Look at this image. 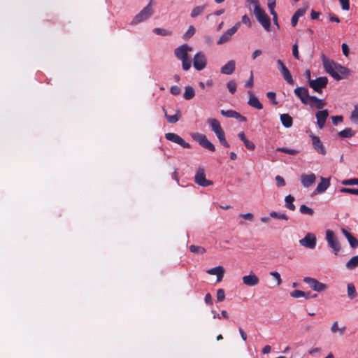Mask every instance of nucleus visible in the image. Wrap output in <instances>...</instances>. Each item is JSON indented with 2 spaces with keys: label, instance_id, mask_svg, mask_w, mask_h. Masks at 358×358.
Wrapping results in <instances>:
<instances>
[{
  "label": "nucleus",
  "instance_id": "14",
  "mask_svg": "<svg viewBox=\"0 0 358 358\" xmlns=\"http://www.w3.org/2000/svg\"><path fill=\"white\" fill-rule=\"evenodd\" d=\"M322 58L323 66L325 71L336 80L343 79L342 76H338L337 73L334 72V69L337 63L334 62V61L329 60L324 55H322Z\"/></svg>",
  "mask_w": 358,
  "mask_h": 358
},
{
  "label": "nucleus",
  "instance_id": "52",
  "mask_svg": "<svg viewBox=\"0 0 358 358\" xmlns=\"http://www.w3.org/2000/svg\"><path fill=\"white\" fill-rule=\"evenodd\" d=\"M225 299V292L223 289H219L217 291V301L218 302L223 301Z\"/></svg>",
  "mask_w": 358,
  "mask_h": 358
},
{
  "label": "nucleus",
  "instance_id": "27",
  "mask_svg": "<svg viewBox=\"0 0 358 358\" xmlns=\"http://www.w3.org/2000/svg\"><path fill=\"white\" fill-rule=\"evenodd\" d=\"M249 94V100L248 103L251 106L256 109L261 110L263 108L262 103L259 101L258 98L255 96L251 91L248 92Z\"/></svg>",
  "mask_w": 358,
  "mask_h": 358
},
{
  "label": "nucleus",
  "instance_id": "6",
  "mask_svg": "<svg viewBox=\"0 0 358 358\" xmlns=\"http://www.w3.org/2000/svg\"><path fill=\"white\" fill-rule=\"evenodd\" d=\"M192 138L203 148L211 152L215 151V145L208 140L206 135L200 133H194L192 134Z\"/></svg>",
  "mask_w": 358,
  "mask_h": 358
},
{
  "label": "nucleus",
  "instance_id": "63",
  "mask_svg": "<svg viewBox=\"0 0 358 358\" xmlns=\"http://www.w3.org/2000/svg\"><path fill=\"white\" fill-rule=\"evenodd\" d=\"M332 122L334 125H337L338 122H341L343 121V117L341 115H336V116H332Z\"/></svg>",
  "mask_w": 358,
  "mask_h": 358
},
{
  "label": "nucleus",
  "instance_id": "20",
  "mask_svg": "<svg viewBox=\"0 0 358 358\" xmlns=\"http://www.w3.org/2000/svg\"><path fill=\"white\" fill-rule=\"evenodd\" d=\"M312 143L314 149L320 154L324 155L327 153L326 149L318 136L311 135Z\"/></svg>",
  "mask_w": 358,
  "mask_h": 358
},
{
  "label": "nucleus",
  "instance_id": "64",
  "mask_svg": "<svg viewBox=\"0 0 358 358\" xmlns=\"http://www.w3.org/2000/svg\"><path fill=\"white\" fill-rule=\"evenodd\" d=\"M341 48H342L343 54L345 57H348L349 55V52H350L348 45L346 43H343Z\"/></svg>",
  "mask_w": 358,
  "mask_h": 358
},
{
  "label": "nucleus",
  "instance_id": "25",
  "mask_svg": "<svg viewBox=\"0 0 358 358\" xmlns=\"http://www.w3.org/2000/svg\"><path fill=\"white\" fill-rule=\"evenodd\" d=\"M330 186V178H320V182L318 183L315 192L319 194L324 193Z\"/></svg>",
  "mask_w": 358,
  "mask_h": 358
},
{
  "label": "nucleus",
  "instance_id": "55",
  "mask_svg": "<svg viewBox=\"0 0 358 358\" xmlns=\"http://www.w3.org/2000/svg\"><path fill=\"white\" fill-rule=\"evenodd\" d=\"M270 275H272L277 281V285H280L282 283V279L280 275L277 271H271Z\"/></svg>",
  "mask_w": 358,
  "mask_h": 358
},
{
  "label": "nucleus",
  "instance_id": "30",
  "mask_svg": "<svg viewBox=\"0 0 358 358\" xmlns=\"http://www.w3.org/2000/svg\"><path fill=\"white\" fill-rule=\"evenodd\" d=\"M334 72L337 73L338 76H342L343 78L344 76H348L350 73V71L349 70V69L339 64H336V67L334 69Z\"/></svg>",
  "mask_w": 358,
  "mask_h": 358
},
{
  "label": "nucleus",
  "instance_id": "45",
  "mask_svg": "<svg viewBox=\"0 0 358 358\" xmlns=\"http://www.w3.org/2000/svg\"><path fill=\"white\" fill-rule=\"evenodd\" d=\"M195 33V28L194 26L191 25L189 27L187 31L185 32V34L183 35V38L185 40H187L188 38H191Z\"/></svg>",
  "mask_w": 358,
  "mask_h": 358
},
{
  "label": "nucleus",
  "instance_id": "47",
  "mask_svg": "<svg viewBox=\"0 0 358 358\" xmlns=\"http://www.w3.org/2000/svg\"><path fill=\"white\" fill-rule=\"evenodd\" d=\"M341 183L344 185H358V178L343 180Z\"/></svg>",
  "mask_w": 358,
  "mask_h": 358
},
{
  "label": "nucleus",
  "instance_id": "51",
  "mask_svg": "<svg viewBox=\"0 0 358 358\" xmlns=\"http://www.w3.org/2000/svg\"><path fill=\"white\" fill-rule=\"evenodd\" d=\"M305 294V292L298 289H295L290 292V296L293 298L303 297Z\"/></svg>",
  "mask_w": 358,
  "mask_h": 358
},
{
  "label": "nucleus",
  "instance_id": "24",
  "mask_svg": "<svg viewBox=\"0 0 358 358\" xmlns=\"http://www.w3.org/2000/svg\"><path fill=\"white\" fill-rule=\"evenodd\" d=\"M210 275H217V282H221L224 277V268L222 266L212 268L206 271Z\"/></svg>",
  "mask_w": 358,
  "mask_h": 358
},
{
  "label": "nucleus",
  "instance_id": "1",
  "mask_svg": "<svg viewBox=\"0 0 358 358\" xmlns=\"http://www.w3.org/2000/svg\"><path fill=\"white\" fill-rule=\"evenodd\" d=\"M154 13L152 1L145 6L131 22V25H136L149 19Z\"/></svg>",
  "mask_w": 358,
  "mask_h": 358
},
{
  "label": "nucleus",
  "instance_id": "35",
  "mask_svg": "<svg viewBox=\"0 0 358 358\" xmlns=\"http://www.w3.org/2000/svg\"><path fill=\"white\" fill-rule=\"evenodd\" d=\"M285 206L291 210H294L296 207L294 206V204L293 203L294 201V197L290 194L287 195L285 196Z\"/></svg>",
  "mask_w": 358,
  "mask_h": 358
},
{
  "label": "nucleus",
  "instance_id": "4",
  "mask_svg": "<svg viewBox=\"0 0 358 358\" xmlns=\"http://www.w3.org/2000/svg\"><path fill=\"white\" fill-rule=\"evenodd\" d=\"M328 83V78L325 76L319 77L315 80H310L309 86L317 93H322L323 89L326 88Z\"/></svg>",
  "mask_w": 358,
  "mask_h": 358
},
{
  "label": "nucleus",
  "instance_id": "7",
  "mask_svg": "<svg viewBox=\"0 0 358 358\" xmlns=\"http://www.w3.org/2000/svg\"><path fill=\"white\" fill-rule=\"evenodd\" d=\"M278 69L279 70L281 76H282L283 79L289 84V85H294V80L293 79V77L289 71V69L287 68L285 64L283 63V62L281 59H278L276 61Z\"/></svg>",
  "mask_w": 358,
  "mask_h": 358
},
{
  "label": "nucleus",
  "instance_id": "62",
  "mask_svg": "<svg viewBox=\"0 0 358 358\" xmlns=\"http://www.w3.org/2000/svg\"><path fill=\"white\" fill-rule=\"evenodd\" d=\"M241 22L243 24L248 25L249 27H250L252 26V23H251V21H250V17L247 15H244L242 17Z\"/></svg>",
  "mask_w": 358,
  "mask_h": 358
},
{
  "label": "nucleus",
  "instance_id": "59",
  "mask_svg": "<svg viewBox=\"0 0 358 358\" xmlns=\"http://www.w3.org/2000/svg\"><path fill=\"white\" fill-rule=\"evenodd\" d=\"M339 2L343 10H348L350 9V0H339Z\"/></svg>",
  "mask_w": 358,
  "mask_h": 358
},
{
  "label": "nucleus",
  "instance_id": "53",
  "mask_svg": "<svg viewBox=\"0 0 358 358\" xmlns=\"http://www.w3.org/2000/svg\"><path fill=\"white\" fill-rule=\"evenodd\" d=\"M268 99L272 102V104L277 105L278 101L275 99L276 94L273 92H268L266 94Z\"/></svg>",
  "mask_w": 358,
  "mask_h": 358
},
{
  "label": "nucleus",
  "instance_id": "58",
  "mask_svg": "<svg viewBox=\"0 0 358 358\" xmlns=\"http://www.w3.org/2000/svg\"><path fill=\"white\" fill-rule=\"evenodd\" d=\"M275 181H276V185L278 187H284L285 186L286 183H285V181L284 180V178L280 176H275Z\"/></svg>",
  "mask_w": 358,
  "mask_h": 358
},
{
  "label": "nucleus",
  "instance_id": "44",
  "mask_svg": "<svg viewBox=\"0 0 358 358\" xmlns=\"http://www.w3.org/2000/svg\"><path fill=\"white\" fill-rule=\"evenodd\" d=\"M270 216L273 218L282 219L285 220H288V217L287 215L283 213H280L275 211H272L270 213Z\"/></svg>",
  "mask_w": 358,
  "mask_h": 358
},
{
  "label": "nucleus",
  "instance_id": "5",
  "mask_svg": "<svg viewBox=\"0 0 358 358\" xmlns=\"http://www.w3.org/2000/svg\"><path fill=\"white\" fill-rule=\"evenodd\" d=\"M295 95L304 105H310V99L313 96L309 94L308 89L306 87H298L294 89Z\"/></svg>",
  "mask_w": 358,
  "mask_h": 358
},
{
  "label": "nucleus",
  "instance_id": "31",
  "mask_svg": "<svg viewBox=\"0 0 358 358\" xmlns=\"http://www.w3.org/2000/svg\"><path fill=\"white\" fill-rule=\"evenodd\" d=\"M208 124L210 127L212 131L215 134L216 132L219 131L220 129H222V127L220 125V122L215 118H209L207 120Z\"/></svg>",
  "mask_w": 358,
  "mask_h": 358
},
{
  "label": "nucleus",
  "instance_id": "8",
  "mask_svg": "<svg viewBox=\"0 0 358 358\" xmlns=\"http://www.w3.org/2000/svg\"><path fill=\"white\" fill-rule=\"evenodd\" d=\"M278 69L279 70L281 76H282L283 79L289 84V85H294V80L293 79V77L289 71V69L287 68L285 64L283 63V62L281 59H278L276 61Z\"/></svg>",
  "mask_w": 358,
  "mask_h": 358
},
{
  "label": "nucleus",
  "instance_id": "18",
  "mask_svg": "<svg viewBox=\"0 0 358 358\" xmlns=\"http://www.w3.org/2000/svg\"><path fill=\"white\" fill-rule=\"evenodd\" d=\"M192 50V48L185 43L176 48L174 54L178 59L181 60L188 57V52Z\"/></svg>",
  "mask_w": 358,
  "mask_h": 358
},
{
  "label": "nucleus",
  "instance_id": "32",
  "mask_svg": "<svg viewBox=\"0 0 358 358\" xmlns=\"http://www.w3.org/2000/svg\"><path fill=\"white\" fill-rule=\"evenodd\" d=\"M195 96V90L192 86H186L185 88V92L183 94V98L186 100H190Z\"/></svg>",
  "mask_w": 358,
  "mask_h": 358
},
{
  "label": "nucleus",
  "instance_id": "9",
  "mask_svg": "<svg viewBox=\"0 0 358 358\" xmlns=\"http://www.w3.org/2000/svg\"><path fill=\"white\" fill-rule=\"evenodd\" d=\"M278 69L279 70L281 76H282L283 79L289 84V85H294V80L293 79V77L289 71V69L287 68L285 64L283 63V62L281 59H278L276 61Z\"/></svg>",
  "mask_w": 358,
  "mask_h": 358
},
{
  "label": "nucleus",
  "instance_id": "61",
  "mask_svg": "<svg viewBox=\"0 0 358 358\" xmlns=\"http://www.w3.org/2000/svg\"><path fill=\"white\" fill-rule=\"evenodd\" d=\"M170 92L173 95H179L181 92V89L176 85L172 86L170 89Z\"/></svg>",
  "mask_w": 358,
  "mask_h": 358
},
{
  "label": "nucleus",
  "instance_id": "2",
  "mask_svg": "<svg viewBox=\"0 0 358 358\" xmlns=\"http://www.w3.org/2000/svg\"><path fill=\"white\" fill-rule=\"evenodd\" d=\"M254 14L257 20L267 31H271V19L265 11L260 7L256 6L254 9Z\"/></svg>",
  "mask_w": 358,
  "mask_h": 358
},
{
  "label": "nucleus",
  "instance_id": "17",
  "mask_svg": "<svg viewBox=\"0 0 358 358\" xmlns=\"http://www.w3.org/2000/svg\"><path fill=\"white\" fill-rule=\"evenodd\" d=\"M165 138L166 140L176 143L182 148H190L191 145L189 143L185 142L180 136L175 133H166L165 134Z\"/></svg>",
  "mask_w": 358,
  "mask_h": 358
},
{
  "label": "nucleus",
  "instance_id": "57",
  "mask_svg": "<svg viewBox=\"0 0 358 358\" xmlns=\"http://www.w3.org/2000/svg\"><path fill=\"white\" fill-rule=\"evenodd\" d=\"M306 10H307V7L301 8L297 9L294 15L299 18L300 17H302L306 14Z\"/></svg>",
  "mask_w": 358,
  "mask_h": 358
},
{
  "label": "nucleus",
  "instance_id": "19",
  "mask_svg": "<svg viewBox=\"0 0 358 358\" xmlns=\"http://www.w3.org/2000/svg\"><path fill=\"white\" fill-rule=\"evenodd\" d=\"M300 180L302 185L304 187L308 188L315 183L316 180V176L313 173H310L309 174L303 173L301 175Z\"/></svg>",
  "mask_w": 358,
  "mask_h": 358
},
{
  "label": "nucleus",
  "instance_id": "23",
  "mask_svg": "<svg viewBox=\"0 0 358 358\" xmlns=\"http://www.w3.org/2000/svg\"><path fill=\"white\" fill-rule=\"evenodd\" d=\"M259 282V278L252 272L243 277V282L250 287L257 285Z\"/></svg>",
  "mask_w": 358,
  "mask_h": 358
},
{
  "label": "nucleus",
  "instance_id": "43",
  "mask_svg": "<svg viewBox=\"0 0 358 358\" xmlns=\"http://www.w3.org/2000/svg\"><path fill=\"white\" fill-rule=\"evenodd\" d=\"M299 210L302 214L304 215H313L314 213L313 210L305 204H303L300 206Z\"/></svg>",
  "mask_w": 358,
  "mask_h": 358
},
{
  "label": "nucleus",
  "instance_id": "10",
  "mask_svg": "<svg viewBox=\"0 0 358 358\" xmlns=\"http://www.w3.org/2000/svg\"><path fill=\"white\" fill-rule=\"evenodd\" d=\"M278 69L279 70L281 76H282L283 79L289 84V85H294V80L293 79V77L289 71V69L287 68L285 64L283 63V62L281 59H278L276 61Z\"/></svg>",
  "mask_w": 358,
  "mask_h": 358
},
{
  "label": "nucleus",
  "instance_id": "16",
  "mask_svg": "<svg viewBox=\"0 0 358 358\" xmlns=\"http://www.w3.org/2000/svg\"><path fill=\"white\" fill-rule=\"evenodd\" d=\"M241 22H238L234 27L227 30L219 38L217 43L218 45L223 44L230 40L231 37L238 31Z\"/></svg>",
  "mask_w": 358,
  "mask_h": 358
},
{
  "label": "nucleus",
  "instance_id": "39",
  "mask_svg": "<svg viewBox=\"0 0 358 358\" xmlns=\"http://www.w3.org/2000/svg\"><path fill=\"white\" fill-rule=\"evenodd\" d=\"M315 103V106L318 109H322L324 107L326 103L323 99H318L317 97L313 96L310 99V103Z\"/></svg>",
  "mask_w": 358,
  "mask_h": 358
},
{
  "label": "nucleus",
  "instance_id": "40",
  "mask_svg": "<svg viewBox=\"0 0 358 358\" xmlns=\"http://www.w3.org/2000/svg\"><path fill=\"white\" fill-rule=\"evenodd\" d=\"M348 296L350 299H353L357 296L355 287L352 283L348 284Z\"/></svg>",
  "mask_w": 358,
  "mask_h": 358
},
{
  "label": "nucleus",
  "instance_id": "49",
  "mask_svg": "<svg viewBox=\"0 0 358 358\" xmlns=\"http://www.w3.org/2000/svg\"><path fill=\"white\" fill-rule=\"evenodd\" d=\"M341 192L358 195V189L342 187L339 189Z\"/></svg>",
  "mask_w": 358,
  "mask_h": 358
},
{
  "label": "nucleus",
  "instance_id": "13",
  "mask_svg": "<svg viewBox=\"0 0 358 358\" xmlns=\"http://www.w3.org/2000/svg\"><path fill=\"white\" fill-rule=\"evenodd\" d=\"M194 182L199 186L208 187L213 185L211 180L206 178L205 171L203 168H199L194 176Z\"/></svg>",
  "mask_w": 358,
  "mask_h": 358
},
{
  "label": "nucleus",
  "instance_id": "12",
  "mask_svg": "<svg viewBox=\"0 0 358 358\" xmlns=\"http://www.w3.org/2000/svg\"><path fill=\"white\" fill-rule=\"evenodd\" d=\"M299 244L306 248L313 250L316 247L317 238L313 233H307L304 238L299 240Z\"/></svg>",
  "mask_w": 358,
  "mask_h": 358
},
{
  "label": "nucleus",
  "instance_id": "50",
  "mask_svg": "<svg viewBox=\"0 0 358 358\" xmlns=\"http://www.w3.org/2000/svg\"><path fill=\"white\" fill-rule=\"evenodd\" d=\"M181 62H182V66L183 70L187 71L190 69L192 62L189 59V57L181 59Z\"/></svg>",
  "mask_w": 358,
  "mask_h": 358
},
{
  "label": "nucleus",
  "instance_id": "48",
  "mask_svg": "<svg viewBox=\"0 0 358 358\" xmlns=\"http://www.w3.org/2000/svg\"><path fill=\"white\" fill-rule=\"evenodd\" d=\"M227 86L231 94H234L236 92V83L234 80H229L227 83Z\"/></svg>",
  "mask_w": 358,
  "mask_h": 358
},
{
  "label": "nucleus",
  "instance_id": "21",
  "mask_svg": "<svg viewBox=\"0 0 358 358\" xmlns=\"http://www.w3.org/2000/svg\"><path fill=\"white\" fill-rule=\"evenodd\" d=\"M329 116V113L327 109L319 110L317 112L315 117L317 119V124L320 129H322L325 124L326 120Z\"/></svg>",
  "mask_w": 358,
  "mask_h": 358
},
{
  "label": "nucleus",
  "instance_id": "29",
  "mask_svg": "<svg viewBox=\"0 0 358 358\" xmlns=\"http://www.w3.org/2000/svg\"><path fill=\"white\" fill-rule=\"evenodd\" d=\"M280 118L282 124L285 128H289L292 126L293 120H292V117L289 114H287V113L281 114Z\"/></svg>",
  "mask_w": 358,
  "mask_h": 358
},
{
  "label": "nucleus",
  "instance_id": "46",
  "mask_svg": "<svg viewBox=\"0 0 358 358\" xmlns=\"http://www.w3.org/2000/svg\"><path fill=\"white\" fill-rule=\"evenodd\" d=\"M350 119L354 123L358 124V105L355 106V109L351 113Z\"/></svg>",
  "mask_w": 358,
  "mask_h": 358
},
{
  "label": "nucleus",
  "instance_id": "36",
  "mask_svg": "<svg viewBox=\"0 0 358 358\" xmlns=\"http://www.w3.org/2000/svg\"><path fill=\"white\" fill-rule=\"evenodd\" d=\"M153 32L159 36H169L172 35V31L167 29H163L159 27L154 28Z\"/></svg>",
  "mask_w": 358,
  "mask_h": 358
},
{
  "label": "nucleus",
  "instance_id": "60",
  "mask_svg": "<svg viewBox=\"0 0 358 358\" xmlns=\"http://www.w3.org/2000/svg\"><path fill=\"white\" fill-rule=\"evenodd\" d=\"M292 55L296 59L299 60L300 59L298 45L296 43L294 44L292 46Z\"/></svg>",
  "mask_w": 358,
  "mask_h": 358
},
{
  "label": "nucleus",
  "instance_id": "15",
  "mask_svg": "<svg viewBox=\"0 0 358 358\" xmlns=\"http://www.w3.org/2000/svg\"><path fill=\"white\" fill-rule=\"evenodd\" d=\"M207 59L203 52H198L193 59V66L197 71H201L206 66Z\"/></svg>",
  "mask_w": 358,
  "mask_h": 358
},
{
  "label": "nucleus",
  "instance_id": "33",
  "mask_svg": "<svg viewBox=\"0 0 358 358\" xmlns=\"http://www.w3.org/2000/svg\"><path fill=\"white\" fill-rule=\"evenodd\" d=\"M163 111L165 114V117L166 118L167 121L171 124L176 123L180 118V110H177L176 113L173 115H169L166 113V110L163 108Z\"/></svg>",
  "mask_w": 358,
  "mask_h": 358
},
{
  "label": "nucleus",
  "instance_id": "11",
  "mask_svg": "<svg viewBox=\"0 0 358 358\" xmlns=\"http://www.w3.org/2000/svg\"><path fill=\"white\" fill-rule=\"evenodd\" d=\"M303 281L306 283L312 289L318 292L324 291L327 289V285L326 284L320 282L314 278L305 277L303 278Z\"/></svg>",
  "mask_w": 358,
  "mask_h": 358
},
{
  "label": "nucleus",
  "instance_id": "34",
  "mask_svg": "<svg viewBox=\"0 0 358 358\" xmlns=\"http://www.w3.org/2000/svg\"><path fill=\"white\" fill-rule=\"evenodd\" d=\"M355 134V131H353L351 128H345L343 130L338 132V135L341 138H351Z\"/></svg>",
  "mask_w": 358,
  "mask_h": 358
},
{
  "label": "nucleus",
  "instance_id": "37",
  "mask_svg": "<svg viewBox=\"0 0 358 358\" xmlns=\"http://www.w3.org/2000/svg\"><path fill=\"white\" fill-rule=\"evenodd\" d=\"M347 268L352 270L358 266V255L352 257L347 263H346Z\"/></svg>",
  "mask_w": 358,
  "mask_h": 358
},
{
  "label": "nucleus",
  "instance_id": "56",
  "mask_svg": "<svg viewBox=\"0 0 358 358\" xmlns=\"http://www.w3.org/2000/svg\"><path fill=\"white\" fill-rule=\"evenodd\" d=\"M243 143L247 149L249 150H254L255 148V145L253 142L249 141L248 138L243 141Z\"/></svg>",
  "mask_w": 358,
  "mask_h": 358
},
{
  "label": "nucleus",
  "instance_id": "41",
  "mask_svg": "<svg viewBox=\"0 0 358 358\" xmlns=\"http://www.w3.org/2000/svg\"><path fill=\"white\" fill-rule=\"evenodd\" d=\"M189 250L192 253L202 255L206 252V250L201 246L191 245L189 246Z\"/></svg>",
  "mask_w": 358,
  "mask_h": 358
},
{
  "label": "nucleus",
  "instance_id": "26",
  "mask_svg": "<svg viewBox=\"0 0 358 358\" xmlns=\"http://www.w3.org/2000/svg\"><path fill=\"white\" fill-rule=\"evenodd\" d=\"M235 68H236L235 61L230 60L221 68L220 72L222 74L231 75L234 72Z\"/></svg>",
  "mask_w": 358,
  "mask_h": 358
},
{
  "label": "nucleus",
  "instance_id": "54",
  "mask_svg": "<svg viewBox=\"0 0 358 358\" xmlns=\"http://www.w3.org/2000/svg\"><path fill=\"white\" fill-rule=\"evenodd\" d=\"M269 11H270V13L271 14V15L273 16V20L274 24L276 25L277 27L279 29L280 25H279L278 21V15H277L276 12L275 11V8L269 9Z\"/></svg>",
  "mask_w": 358,
  "mask_h": 358
},
{
  "label": "nucleus",
  "instance_id": "3",
  "mask_svg": "<svg viewBox=\"0 0 358 358\" xmlns=\"http://www.w3.org/2000/svg\"><path fill=\"white\" fill-rule=\"evenodd\" d=\"M325 238L329 247L332 249L334 254L337 255L341 250V245L334 232L330 229L327 230Z\"/></svg>",
  "mask_w": 358,
  "mask_h": 358
},
{
  "label": "nucleus",
  "instance_id": "42",
  "mask_svg": "<svg viewBox=\"0 0 358 358\" xmlns=\"http://www.w3.org/2000/svg\"><path fill=\"white\" fill-rule=\"evenodd\" d=\"M276 151L284 152V153L289 154L291 155H296L299 152L297 150L289 149L287 148H278L276 149Z\"/></svg>",
  "mask_w": 358,
  "mask_h": 358
},
{
  "label": "nucleus",
  "instance_id": "28",
  "mask_svg": "<svg viewBox=\"0 0 358 358\" xmlns=\"http://www.w3.org/2000/svg\"><path fill=\"white\" fill-rule=\"evenodd\" d=\"M341 231L348 241L350 247L352 248H357L358 247V240L345 229L342 228Z\"/></svg>",
  "mask_w": 358,
  "mask_h": 358
},
{
  "label": "nucleus",
  "instance_id": "38",
  "mask_svg": "<svg viewBox=\"0 0 358 358\" xmlns=\"http://www.w3.org/2000/svg\"><path fill=\"white\" fill-rule=\"evenodd\" d=\"M206 6H198L193 8V10L191 12V17L192 18L196 17L197 16L201 15L204 10H205Z\"/></svg>",
  "mask_w": 358,
  "mask_h": 358
},
{
  "label": "nucleus",
  "instance_id": "22",
  "mask_svg": "<svg viewBox=\"0 0 358 358\" xmlns=\"http://www.w3.org/2000/svg\"><path fill=\"white\" fill-rule=\"evenodd\" d=\"M220 113L223 116L227 117L234 118V119L239 120L240 122H245L246 121L245 117L241 115L239 113H238L234 110H221Z\"/></svg>",
  "mask_w": 358,
  "mask_h": 358
}]
</instances>
